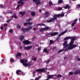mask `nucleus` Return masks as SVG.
I'll return each instance as SVG.
<instances>
[{
  "instance_id": "1",
  "label": "nucleus",
  "mask_w": 80,
  "mask_h": 80,
  "mask_svg": "<svg viewBox=\"0 0 80 80\" xmlns=\"http://www.w3.org/2000/svg\"><path fill=\"white\" fill-rule=\"evenodd\" d=\"M71 41L69 43V46H68V44H67V41H65L63 43V45L65 46L63 47V50L64 51H68L69 50H72L73 48L75 47H77V45H73L74 42V40H75L77 39L76 37H66L64 39V40H68V39H71Z\"/></svg>"
},
{
  "instance_id": "2",
  "label": "nucleus",
  "mask_w": 80,
  "mask_h": 80,
  "mask_svg": "<svg viewBox=\"0 0 80 80\" xmlns=\"http://www.w3.org/2000/svg\"><path fill=\"white\" fill-rule=\"evenodd\" d=\"M64 16V13L62 14H59L57 15H55L53 16V18H52L50 20L47 21V22L48 23L49 22H52L53 20H57V17H62Z\"/></svg>"
},
{
  "instance_id": "3",
  "label": "nucleus",
  "mask_w": 80,
  "mask_h": 80,
  "mask_svg": "<svg viewBox=\"0 0 80 80\" xmlns=\"http://www.w3.org/2000/svg\"><path fill=\"white\" fill-rule=\"evenodd\" d=\"M20 62L22 63V64L24 67H29L30 66V63H27V60L21 59L20 60Z\"/></svg>"
},
{
  "instance_id": "4",
  "label": "nucleus",
  "mask_w": 80,
  "mask_h": 80,
  "mask_svg": "<svg viewBox=\"0 0 80 80\" xmlns=\"http://www.w3.org/2000/svg\"><path fill=\"white\" fill-rule=\"evenodd\" d=\"M28 0H20L18 2V4H20V6L22 7L23 5V4L24 3V1H27Z\"/></svg>"
},
{
  "instance_id": "5",
  "label": "nucleus",
  "mask_w": 80,
  "mask_h": 80,
  "mask_svg": "<svg viewBox=\"0 0 80 80\" xmlns=\"http://www.w3.org/2000/svg\"><path fill=\"white\" fill-rule=\"evenodd\" d=\"M32 20V19L31 18H30L29 19L27 20H26L27 22H28V23H25L24 24V26H26L27 24H28L29 25H32V22H29L30 20Z\"/></svg>"
},
{
  "instance_id": "6",
  "label": "nucleus",
  "mask_w": 80,
  "mask_h": 80,
  "mask_svg": "<svg viewBox=\"0 0 80 80\" xmlns=\"http://www.w3.org/2000/svg\"><path fill=\"white\" fill-rule=\"evenodd\" d=\"M32 28V26H31V27H29L27 29H25V28H22V31H23L24 32H26V31H29L30 30H31V29Z\"/></svg>"
},
{
  "instance_id": "7",
  "label": "nucleus",
  "mask_w": 80,
  "mask_h": 80,
  "mask_svg": "<svg viewBox=\"0 0 80 80\" xmlns=\"http://www.w3.org/2000/svg\"><path fill=\"white\" fill-rule=\"evenodd\" d=\"M58 32H53V33H52L50 34H49L48 35V36L49 37H52V36H54L55 35H58Z\"/></svg>"
},
{
  "instance_id": "8",
  "label": "nucleus",
  "mask_w": 80,
  "mask_h": 80,
  "mask_svg": "<svg viewBox=\"0 0 80 80\" xmlns=\"http://www.w3.org/2000/svg\"><path fill=\"white\" fill-rule=\"evenodd\" d=\"M41 0H33L34 2H36V5H40L41 2L40 1Z\"/></svg>"
},
{
  "instance_id": "9",
  "label": "nucleus",
  "mask_w": 80,
  "mask_h": 80,
  "mask_svg": "<svg viewBox=\"0 0 80 80\" xmlns=\"http://www.w3.org/2000/svg\"><path fill=\"white\" fill-rule=\"evenodd\" d=\"M23 43H24L25 45H28V44H30V42L28 40H25L22 41Z\"/></svg>"
},
{
  "instance_id": "10",
  "label": "nucleus",
  "mask_w": 80,
  "mask_h": 80,
  "mask_svg": "<svg viewBox=\"0 0 80 80\" xmlns=\"http://www.w3.org/2000/svg\"><path fill=\"white\" fill-rule=\"evenodd\" d=\"M35 71H36L37 72H45V70L43 69H39L36 70Z\"/></svg>"
},
{
  "instance_id": "11",
  "label": "nucleus",
  "mask_w": 80,
  "mask_h": 80,
  "mask_svg": "<svg viewBox=\"0 0 80 80\" xmlns=\"http://www.w3.org/2000/svg\"><path fill=\"white\" fill-rule=\"evenodd\" d=\"M49 28L48 27H46L45 28H41L40 29V32H42L43 30H47Z\"/></svg>"
},
{
  "instance_id": "12",
  "label": "nucleus",
  "mask_w": 80,
  "mask_h": 80,
  "mask_svg": "<svg viewBox=\"0 0 80 80\" xmlns=\"http://www.w3.org/2000/svg\"><path fill=\"white\" fill-rule=\"evenodd\" d=\"M16 72V74L18 75H21L22 73V72L19 70H17Z\"/></svg>"
},
{
  "instance_id": "13",
  "label": "nucleus",
  "mask_w": 80,
  "mask_h": 80,
  "mask_svg": "<svg viewBox=\"0 0 80 80\" xmlns=\"http://www.w3.org/2000/svg\"><path fill=\"white\" fill-rule=\"evenodd\" d=\"M32 48V46H28V47H24V49L25 50H30V49H31Z\"/></svg>"
},
{
  "instance_id": "14",
  "label": "nucleus",
  "mask_w": 80,
  "mask_h": 80,
  "mask_svg": "<svg viewBox=\"0 0 80 80\" xmlns=\"http://www.w3.org/2000/svg\"><path fill=\"white\" fill-rule=\"evenodd\" d=\"M67 32V30H66L64 32H62L61 33V34H60L59 35V37H60V36H61L62 35H63V34H65V33H66V32Z\"/></svg>"
},
{
  "instance_id": "15",
  "label": "nucleus",
  "mask_w": 80,
  "mask_h": 80,
  "mask_svg": "<svg viewBox=\"0 0 80 80\" xmlns=\"http://www.w3.org/2000/svg\"><path fill=\"white\" fill-rule=\"evenodd\" d=\"M54 76V75H48V78H47L46 80H48L50 78H51L52 77H53Z\"/></svg>"
},
{
  "instance_id": "16",
  "label": "nucleus",
  "mask_w": 80,
  "mask_h": 80,
  "mask_svg": "<svg viewBox=\"0 0 80 80\" xmlns=\"http://www.w3.org/2000/svg\"><path fill=\"white\" fill-rule=\"evenodd\" d=\"M24 38V36H20L19 37V40H20V41H22V40H23V39Z\"/></svg>"
},
{
  "instance_id": "17",
  "label": "nucleus",
  "mask_w": 80,
  "mask_h": 80,
  "mask_svg": "<svg viewBox=\"0 0 80 80\" xmlns=\"http://www.w3.org/2000/svg\"><path fill=\"white\" fill-rule=\"evenodd\" d=\"M16 57L17 58H18L19 57H21V53L20 52L18 53L17 55L16 56Z\"/></svg>"
},
{
  "instance_id": "18",
  "label": "nucleus",
  "mask_w": 80,
  "mask_h": 80,
  "mask_svg": "<svg viewBox=\"0 0 80 80\" xmlns=\"http://www.w3.org/2000/svg\"><path fill=\"white\" fill-rule=\"evenodd\" d=\"M70 8V6H69V5L67 4L66 6L64 7V8L65 9H67V8Z\"/></svg>"
},
{
  "instance_id": "19",
  "label": "nucleus",
  "mask_w": 80,
  "mask_h": 80,
  "mask_svg": "<svg viewBox=\"0 0 80 80\" xmlns=\"http://www.w3.org/2000/svg\"><path fill=\"white\" fill-rule=\"evenodd\" d=\"M77 19H75L74 21V22L72 24V27H73L75 23L77 22Z\"/></svg>"
},
{
  "instance_id": "20",
  "label": "nucleus",
  "mask_w": 80,
  "mask_h": 80,
  "mask_svg": "<svg viewBox=\"0 0 80 80\" xmlns=\"http://www.w3.org/2000/svg\"><path fill=\"white\" fill-rule=\"evenodd\" d=\"M79 73H80V71L79 70H78L75 72V75L78 74Z\"/></svg>"
},
{
  "instance_id": "21",
  "label": "nucleus",
  "mask_w": 80,
  "mask_h": 80,
  "mask_svg": "<svg viewBox=\"0 0 80 80\" xmlns=\"http://www.w3.org/2000/svg\"><path fill=\"white\" fill-rule=\"evenodd\" d=\"M0 8H4V9H5V8H6V7L5 6H3V5L2 4H1L0 5Z\"/></svg>"
},
{
  "instance_id": "22",
  "label": "nucleus",
  "mask_w": 80,
  "mask_h": 80,
  "mask_svg": "<svg viewBox=\"0 0 80 80\" xmlns=\"http://www.w3.org/2000/svg\"><path fill=\"white\" fill-rule=\"evenodd\" d=\"M49 13L48 12H46L45 15L46 17H47L48 16V14Z\"/></svg>"
},
{
  "instance_id": "23",
  "label": "nucleus",
  "mask_w": 80,
  "mask_h": 80,
  "mask_svg": "<svg viewBox=\"0 0 80 80\" xmlns=\"http://www.w3.org/2000/svg\"><path fill=\"white\" fill-rule=\"evenodd\" d=\"M43 52H46L47 53H48V52L47 51V49H45L43 50Z\"/></svg>"
},
{
  "instance_id": "24",
  "label": "nucleus",
  "mask_w": 80,
  "mask_h": 80,
  "mask_svg": "<svg viewBox=\"0 0 80 80\" xmlns=\"http://www.w3.org/2000/svg\"><path fill=\"white\" fill-rule=\"evenodd\" d=\"M39 25H41V26H45V24H37V26H39Z\"/></svg>"
},
{
  "instance_id": "25",
  "label": "nucleus",
  "mask_w": 80,
  "mask_h": 80,
  "mask_svg": "<svg viewBox=\"0 0 80 80\" xmlns=\"http://www.w3.org/2000/svg\"><path fill=\"white\" fill-rule=\"evenodd\" d=\"M25 13V12H20V14H21L22 16H23V15Z\"/></svg>"
},
{
  "instance_id": "26",
  "label": "nucleus",
  "mask_w": 80,
  "mask_h": 80,
  "mask_svg": "<svg viewBox=\"0 0 80 80\" xmlns=\"http://www.w3.org/2000/svg\"><path fill=\"white\" fill-rule=\"evenodd\" d=\"M41 78V76H39L38 78H35L36 80H38Z\"/></svg>"
},
{
  "instance_id": "27",
  "label": "nucleus",
  "mask_w": 80,
  "mask_h": 80,
  "mask_svg": "<svg viewBox=\"0 0 80 80\" xmlns=\"http://www.w3.org/2000/svg\"><path fill=\"white\" fill-rule=\"evenodd\" d=\"M35 15V12H32L31 13V15H32V16H34Z\"/></svg>"
},
{
  "instance_id": "28",
  "label": "nucleus",
  "mask_w": 80,
  "mask_h": 80,
  "mask_svg": "<svg viewBox=\"0 0 80 80\" xmlns=\"http://www.w3.org/2000/svg\"><path fill=\"white\" fill-rule=\"evenodd\" d=\"M32 59L34 61H35L37 60V58H36L35 57L33 56L32 57Z\"/></svg>"
},
{
  "instance_id": "29",
  "label": "nucleus",
  "mask_w": 80,
  "mask_h": 80,
  "mask_svg": "<svg viewBox=\"0 0 80 80\" xmlns=\"http://www.w3.org/2000/svg\"><path fill=\"white\" fill-rule=\"evenodd\" d=\"M63 2V1L62 0H60L58 1V3H62Z\"/></svg>"
},
{
  "instance_id": "30",
  "label": "nucleus",
  "mask_w": 80,
  "mask_h": 80,
  "mask_svg": "<svg viewBox=\"0 0 80 80\" xmlns=\"http://www.w3.org/2000/svg\"><path fill=\"white\" fill-rule=\"evenodd\" d=\"M10 62H13V58H10Z\"/></svg>"
},
{
  "instance_id": "31",
  "label": "nucleus",
  "mask_w": 80,
  "mask_h": 80,
  "mask_svg": "<svg viewBox=\"0 0 80 80\" xmlns=\"http://www.w3.org/2000/svg\"><path fill=\"white\" fill-rule=\"evenodd\" d=\"M62 10V8H59L58 9H57V10L58 11H60V10Z\"/></svg>"
},
{
  "instance_id": "32",
  "label": "nucleus",
  "mask_w": 80,
  "mask_h": 80,
  "mask_svg": "<svg viewBox=\"0 0 80 80\" xmlns=\"http://www.w3.org/2000/svg\"><path fill=\"white\" fill-rule=\"evenodd\" d=\"M49 5H50V6H51V5H52V2L51 1H50L49 2Z\"/></svg>"
},
{
  "instance_id": "33",
  "label": "nucleus",
  "mask_w": 80,
  "mask_h": 80,
  "mask_svg": "<svg viewBox=\"0 0 80 80\" xmlns=\"http://www.w3.org/2000/svg\"><path fill=\"white\" fill-rule=\"evenodd\" d=\"M62 77V76L60 74H58L57 76V77Z\"/></svg>"
},
{
  "instance_id": "34",
  "label": "nucleus",
  "mask_w": 80,
  "mask_h": 80,
  "mask_svg": "<svg viewBox=\"0 0 80 80\" xmlns=\"http://www.w3.org/2000/svg\"><path fill=\"white\" fill-rule=\"evenodd\" d=\"M50 43L51 44H52V43H53V41L52 40H50Z\"/></svg>"
},
{
  "instance_id": "35",
  "label": "nucleus",
  "mask_w": 80,
  "mask_h": 80,
  "mask_svg": "<svg viewBox=\"0 0 80 80\" xmlns=\"http://www.w3.org/2000/svg\"><path fill=\"white\" fill-rule=\"evenodd\" d=\"M14 18H17V16L16 15V14H14Z\"/></svg>"
},
{
  "instance_id": "36",
  "label": "nucleus",
  "mask_w": 80,
  "mask_h": 80,
  "mask_svg": "<svg viewBox=\"0 0 80 80\" xmlns=\"http://www.w3.org/2000/svg\"><path fill=\"white\" fill-rule=\"evenodd\" d=\"M17 27L18 28H20V25H17Z\"/></svg>"
},
{
  "instance_id": "37",
  "label": "nucleus",
  "mask_w": 80,
  "mask_h": 80,
  "mask_svg": "<svg viewBox=\"0 0 80 80\" xmlns=\"http://www.w3.org/2000/svg\"><path fill=\"white\" fill-rule=\"evenodd\" d=\"M9 32L11 33H13V30H12V29H10L9 30Z\"/></svg>"
},
{
  "instance_id": "38",
  "label": "nucleus",
  "mask_w": 80,
  "mask_h": 80,
  "mask_svg": "<svg viewBox=\"0 0 80 80\" xmlns=\"http://www.w3.org/2000/svg\"><path fill=\"white\" fill-rule=\"evenodd\" d=\"M62 51H63V50H60L58 52V53H59L62 52Z\"/></svg>"
},
{
  "instance_id": "39",
  "label": "nucleus",
  "mask_w": 80,
  "mask_h": 80,
  "mask_svg": "<svg viewBox=\"0 0 80 80\" xmlns=\"http://www.w3.org/2000/svg\"><path fill=\"white\" fill-rule=\"evenodd\" d=\"M73 73L72 72H69V75H73Z\"/></svg>"
},
{
  "instance_id": "40",
  "label": "nucleus",
  "mask_w": 80,
  "mask_h": 80,
  "mask_svg": "<svg viewBox=\"0 0 80 80\" xmlns=\"http://www.w3.org/2000/svg\"><path fill=\"white\" fill-rule=\"evenodd\" d=\"M32 40H35V37H34L32 38Z\"/></svg>"
},
{
  "instance_id": "41",
  "label": "nucleus",
  "mask_w": 80,
  "mask_h": 80,
  "mask_svg": "<svg viewBox=\"0 0 80 80\" xmlns=\"http://www.w3.org/2000/svg\"><path fill=\"white\" fill-rule=\"evenodd\" d=\"M77 7H79L80 8V4H78L77 5Z\"/></svg>"
},
{
  "instance_id": "42",
  "label": "nucleus",
  "mask_w": 80,
  "mask_h": 80,
  "mask_svg": "<svg viewBox=\"0 0 80 80\" xmlns=\"http://www.w3.org/2000/svg\"><path fill=\"white\" fill-rule=\"evenodd\" d=\"M4 62V61L3 60V59H2V61H1V63H3Z\"/></svg>"
},
{
  "instance_id": "43",
  "label": "nucleus",
  "mask_w": 80,
  "mask_h": 80,
  "mask_svg": "<svg viewBox=\"0 0 80 80\" xmlns=\"http://www.w3.org/2000/svg\"><path fill=\"white\" fill-rule=\"evenodd\" d=\"M22 75H25V73L24 72H22Z\"/></svg>"
},
{
  "instance_id": "44",
  "label": "nucleus",
  "mask_w": 80,
  "mask_h": 80,
  "mask_svg": "<svg viewBox=\"0 0 80 80\" xmlns=\"http://www.w3.org/2000/svg\"><path fill=\"white\" fill-rule=\"evenodd\" d=\"M10 20H10V19H9V20H8L7 21V22H10Z\"/></svg>"
},
{
  "instance_id": "45",
  "label": "nucleus",
  "mask_w": 80,
  "mask_h": 80,
  "mask_svg": "<svg viewBox=\"0 0 80 80\" xmlns=\"http://www.w3.org/2000/svg\"><path fill=\"white\" fill-rule=\"evenodd\" d=\"M7 24H6V23L4 24V27H5V26H7Z\"/></svg>"
},
{
  "instance_id": "46",
  "label": "nucleus",
  "mask_w": 80,
  "mask_h": 80,
  "mask_svg": "<svg viewBox=\"0 0 80 80\" xmlns=\"http://www.w3.org/2000/svg\"><path fill=\"white\" fill-rule=\"evenodd\" d=\"M77 61H80V58H78L77 59Z\"/></svg>"
},
{
  "instance_id": "47",
  "label": "nucleus",
  "mask_w": 80,
  "mask_h": 80,
  "mask_svg": "<svg viewBox=\"0 0 80 80\" xmlns=\"http://www.w3.org/2000/svg\"><path fill=\"white\" fill-rule=\"evenodd\" d=\"M3 27H1V30H2V29H3Z\"/></svg>"
},
{
  "instance_id": "48",
  "label": "nucleus",
  "mask_w": 80,
  "mask_h": 80,
  "mask_svg": "<svg viewBox=\"0 0 80 80\" xmlns=\"http://www.w3.org/2000/svg\"><path fill=\"white\" fill-rule=\"evenodd\" d=\"M38 50H41V49L40 48H38Z\"/></svg>"
},
{
  "instance_id": "49",
  "label": "nucleus",
  "mask_w": 80,
  "mask_h": 80,
  "mask_svg": "<svg viewBox=\"0 0 80 80\" xmlns=\"http://www.w3.org/2000/svg\"><path fill=\"white\" fill-rule=\"evenodd\" d=\"M20 7V5H18L17 6V9L18 8V7Z\"/></svg>"
},
{
  "instance_id": "50",
  "label": "nucleus",
  "mask_w": 80,
  "mask_h": 80,
  "mask_svg": "<svg viewBox=\"0 0 80 80\" xmlns=\"http://www.w3.org/2000/svg\"><path fill=\"white\" fill-rule=\"evenodd\" d=\"M67 57H65L64 58V59H67Z\"/></svg>"
},
{
  "instance_id": "51",
  "label": "nucleus",
  "mask_w": 80,
  "mask_h": 80,
  "mask_svg": "<svg viewBox=\"0 0 80 80\" xmlns=\"http://www.w3.org/2000/svg\"><path fill=\"white\" fill-rule=\"evenodd\" d=\"M59 38H60L59 37L58 38H57V40H59Z\"/></svg>"
},
{
  "instance_id": "52",
  "label": "nucleus",
  "mask_w": 80,
  "mask_h": 80,
  "mask_svg": "<svg viewBox=\"0 0 80 80\" xmlns=\"http://www.w3.org/2000/svg\"><path fill=\"white\" fill-rule=\"evenodd\" d=\"M50 62V61H48L46 63H48V62Z\"/></svg>"
},
{
  "instance_id": "53",
  "label": "nucleus",
  "mask_w": 80,
  "mask_h": 80,
  "mask_svg": "<svg viewBox=\"0 0 80 80\" xmlns=\"http://www.w3.org/2000/svg\"><path fill=\"white\" fill-rule=\"evenodd\" d=\"M39 12H42V10H39Z\"/></svg>"
},
{
  "instance_id": "54",
  "label": "nucleus",
  "mask_w": 80,
  "mask_h": 80,
  "mask_svg": "<svg viewBox=\"0 0 80 80\" xmlns=\"http://www.w3.org/2000/svg\"><path fill=\"white\" fill-rule=\"evenodd\" d=\"M20 48L21 49H22V47L20 46Z\"/></svg>"
},
{
  "instance_id": "55",
  "label": "nucleus",
  "mask_w": 80,
  "mask_h": 80,
  "mask_svg": "<svg viewBox=\"0 0 80 80\" xmlns=\"http://www.w3.org/2000/svg\"><path fill=\"white\" fill-rule=\"evenodd\" d=\"M35 28H33V30H35Z\"/></svg>"
},
{
  "instance_id": "56",
  "label": "nucleus",
  "mask_w": 80,
  "mask_h": 80,
  "mask_svg": "<svg viewBox=\"0 0 80 80\" xmlns=\"http://www.w3.org/2000/svg\"><path fill=\"white\" fill-rule=\"evenodd\" d=\"M74 30H75V29H76V27H75V28H74Z\"/></svg>"
},
{
  "instance_id": "57",
  "label": "nucleus",
  "mask_w": 80,
  "mask_h": 80,
  "mask_svg": "<svg viewBox=\"0 0 80 80\" xmlns=\"http://www.w3.org/2000/svg\"><path fill=\"white\" fill-rule=\"evenodd\" d=\"M55 48H56L55 47H54V48H53V50H54V49H55Z\"/></svg>"
},
{
  "instance_id": "58",
  "label": "nucleus",
  "mask_w": 80,
  "mask_h": 80,
  "mask_svg": "<svg viewBox=\"0 0 80 80\" xmlns=\"http://www.w3.org/2000/svg\"><path fill=\"white\" fill-rule=\"evenodd\" d=\"M36 46H38V45H37V44H36Z\"/></svg>"
},
{
  "instance_id": "59",
  "label": "nucleus",
  "mask_w": 80,
  "mask_h": 80,
  "mask_svg": "<svg viewBox=\"0 0 80 80\" xmlns=\"http://www.w3.org/2000/svg\"><path fill=\"white\" fill-rule=\"evenodd\" d=\"M33 73H35V71H33Z\"/></svg>"
},
{
  "instance_id": "60",
  "label": "nucleus",
  "mask_w": 80,
  "mask_h": 80,
  "mask_svg": "<svg viewBox=\"0 0 80 80\" xmlns=\"http://www.w3.org/2000/svg\"><path fill=\"white\" fill-rule=\"evenodd\" d=\"M73 1H76V0H72Z\"/></svg>"
},
{
  "instance_id": "61",
  "label": "nucleus",
  "mask_w": 80,
  "mask_h": 80,
  "mask_svg": "<svg viewBox=\"0 0 80 80\" xmlns=\"http://www.w3.org/2000/svg\"><path fill=\"white\" fill-rule=\"evenodd\" d=\"M59 27H60V25H59Z\"/></svg>"
},
{
  "instance_id": "62",
  "label": "nucleus",
  "mask_w": 80,
  "mask_h": 80,
  "mask_svg": "<svg viewBox=\"0 0 80 80\" xmlns=\"http://www.w3.org/2000/svg\"><path fill=\"white\" fill-rule=\"evenodd\" d=\"M0 18H2V16H0Z\"/></svg>"
}]
</instances>
